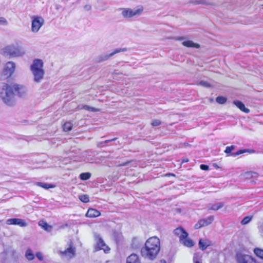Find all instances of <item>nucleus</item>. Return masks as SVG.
Masks as SVG:
<instances>
[{
	"label": "nucleus",
	"instance_id": "1",
	"mask_svg": "<svg viewBox=\"0 0 263 263\" xmlns=\"http://www.w3.org/2000/svg\"><path fill=\"white\" fill-rule=\"evenodd\" d=\"M160 250V242L156 236L148 238L141 249V255L144 258L153 260L156 258Z\"/></svg>",
	"mask_w": 263,
	"mask_h": 263
},
{
	"label": "nucleus",
	"instance_id": "2",
	"mask_svg": "<svg viewBox=\"0 0 263 263\" xmlns=\"http://www.w3.org/2000/svg\"><path fill=\"white\" fill-rule=\"evenodd\" d=\"M0 98L7 105H13L14 92L12 91V85L5 83H0Z\"/></svg>",
	"mask_w": 263,
	"mask_h": 263
},
{
	"label": "nucleus",
	"instance_id": "3",
	"mask_svg": "<svg viewBox=\"0 0 263 263\" xmlns=\"http://www.w3.org/2000/svg\"><path fill=\"white\" fill-rule=\"evenodd\" d=\"M44 63L42 60L35 59L30 66V70L33 76V80L40 83L43 79L45 71L43 69Z\"/></svg>",
	"mask_w": 263,
	"mask_h": 263
},
{
	"label": "nucleus",
	"instance_id": "4",
	"mask_svg": "<svg viewBox=\"0 0 263 263\" xmlns=\"http://www.w3.org/2000/svg\"><path fill=\"white\" fill-rule=\"evenodd\" d=\"M4 52L11 57H20L25 54V51L18 46H8L4 49Z\"/></svg>",
	"mask_w": 263,
	"mask_h": 263
},
{
	"label": "nucleus",
	"instance_id": "5",
	"mask_svg": "<svg viewBox=\"0 0 263 263\" xmlns=\"http://www.w3.org/2000/svg\"><path fill=\"white\" fill-rule=\"evenodd\" d=\"M95 238L96 241L95 251H97L100 250H103L105 253H108L110 249L109 247L106 246L101 236L96 233L95 234Z\"/></svg>",
	"mask_w": 263,
	"mask_h": 263
},
{
	"label": "nucleus",
	"instance_id": "6",
	"mask_svg": "<svg viewBox=\"0 0 263 263\" xmlns=\"http://www.w3.org/2000/svg\"><path fill=\"white\" fill-rule=\"evenodd\" d=\"M120 10H122L121 14L122 16L125 18H129L135 16L139 15L142 11V9H141L121 8Z\"/></svg>",
	"mask_w": 263,
	"mask_h": 263
},
{
	"label": "nucleus",
	"instance_id": "7",
	"mask_svg": "<svg viewBox=\"0 0 263 263\" xmlns=\"http://www.w3.org/2000/svg\"><path fill=\"white\" fill-rule=\"evenodd\" d=\"M44 19L42 17L34 16L32 20L31 31L34 33L37 32L40 28L44 25Z\"/></svg>",
	"mask_w": 263,
	"mask_h": 263
},
{
	"label": "nucleus",
	"instance_id": "8",
	"mask_svg": "<svg viewBox=\"0 0 263 263\" xmlns=\"http://www.w3.org/2000/svg\"><path fill=\"white\" fill-rule=\"evenodd\" d=\"M127 50L126 48H117L115 49L111 53L109 54H101L97 58V61L98 62H102L107 61L109 58L112 57L115 54L121 52H124Z\"/></svg>",
	"mask_w": 263,
	"mask_h": 263
},
{
	"label": "nucleus",
	"instance_id": "9",
	"mask_svg": "<svg viewBox=\"0 0 263 263\" xmlns=\"http://www.w3.org/2000/svg\"><path fill=\"white\" fill-rule=\"evenodd\" d=\"M15 65L12 62H7L4 68L3 73L6 78L10 77L15 70Z\"/></svg>",
	"mask_w": 263,
	"mask_h": 263
},
{
	"label": "nucleus",
	"instance_id": "10",
	"mask_svg": "<svg viewBox=\"0 0 263 263\" xmlns=\"http://www.w3.org/2000/svg\"><path fill=\"white\" fill-rule=\"evenodd\" d=\"M76 249L73 246L72 241L69 242V246L64 251H61L60 253L62 255L66 256L71 258L75 256Z\"/></svg>",
	"mask_w": 263,
	"mask_h": 263
},
{
	"label": "nucleus",
	"instance_id": "11",
	"mask_svg": "<svg viewBox=\"0 0 263 263\" xmlns=\"http://www.w3.org/2000/svg\"><path fill=\"white\" fill-rule=\"evenodd\" d=\"M214 220V216H210L206 218L201 219L195 225V229H199L210 224Z\"/></svg>",
	"mask_w": 263,
	"mask_h": 263
},
{
	"label": "nucleus",
	"instance_id": "12",
	"mask_svg": "<svg viewBox=\"0 0 263 263\" xmlns=\"http://www.w3.org/2000/svg\"><path fill=\"white\" fill-rule=\"evenodd\" d=\"M12 91L14 92V96L16 95L20 97L25 96L27 93L26 88L17 84L12 85Z\"/></svg>",
	"mask_w": 263,
	"mask_h": 263
},
{
	"label": "nucleus",
	"instance_id": "13",
	"mask_svg": "<svg viewBox=\"0 0 263 263\" xmlns=\"http://www.w3.org/2000/svg\"><path fill=\"white\" fill-rule=\"evenodd\" d=\"M6 223L9 225H18L22 227H26L27 225V223L25 221V220L20 218L8 219L6 221Z\"/></svg>",
	"mask_w": 263,
	"mask_h": 263
},
{
	"label": "nucleus",
	"instance_id": "14",
	"mask_svg": "<svg viewBox=\"0 0 263 263\" xmlns=\"http://www.w3.org/2000/svg\"><path fill=\"white\" fill-rule=\"evenodd\" d=\"M236 259L238 263H250L253 261V258L251 256L241 253H237L236 254Z\"/></svg>",
	"mask_w": 263,
	"mask_h": 263
},
{
	"label": "nucleus",
	"instance_id": "15",
	"mask_svg": "<svg viewBox=\"0 0 263 263\" xmlns=\"http://www.w3.org/2000/svg\"><path fill=\"white\" fill-rule=\"evenodd\" d=\"M174 234L179 238L180 241L188 236V233L182 227H178L174 230Z\"/></svg>",
	"mask_w": 263,
	"mask_h": 263
},
{
	"label": "nucleus",
	"instance_id": "16",
	"mask_svg": "<svg viewBox=\"0 0 263 263\" xmlns=\"http://www.w3.org/2000/svg\"><path fill=\"white\" fill-rule=\"evenodd\" d=\"M235 148V146L234 145H231V146H227L226 148V149L224 151V152L228 154L229 156H232L233 157H236L238 155H239L241 154H243L247 152V149H243V150H239L237 152L235 153H231V152L234 150Z\"/></svg>",
	"mask_w": 263,
	"mask_h": 263
},
{
	"label": "nucleus",
	"instance_id": "17",
	"mask_svg": "<svg viewBox=\"0 0 263 263\" xmlns=\"http://www.w3.org/2000/svg\"><path fill=\"white\" fill-rule=\"evenodd\" d=\"M199 247L202 251L205 250L209 246L212 245L210 240L208 239H200L199 241Z\"/></svg>",
	"mask_w": 263,
	"mask_h": 263
},
{
	"label": "nucleus",
	"instance_id": "18",
	"mask_svg": "<svg viewBox=\"0 0 263 263\" xmlns=\"http://www.w3.org/2000/svg\"><path fill=\"white\" fill-rule=\"evenodd\" d=\"M101 215L100 212L94 209H89L86 216L89 218H94L99 216Z\"/></svg>",
	"mask_w": 263,
	"mask_h": 263
},
{
	"label": "nucleus",
	"instance_id": "19",
	"mask_svg": "<svg viewBox=\"0 0 263 263\" xmlns=\"http://www.w3.org/2000/svg\"><path fill=\"white\" fill-rule=\"evenodd\" d=\"M126 263H141V261L137 254H132L127 258Z\"/></svg>",
	"mask_w": 263,
	"mask_h": 263
},
{
	"label": "nucleus",
	"instance_id": "20",
	"mask_svg": "<svg viewBox=\"0 0 263 263\" xmlns=\"http://www.w3.org/2000/svg\"><path fill=\"white\" fill-rule=\"evenodd\" d=\"M233 103L242 111H243L246 113H249L250 112V109L246 108L245 106V104L242 102L236 100L234 101Z\"/></svg>",
	"mask_w": 263,
	"mask_h": 263
},
{
	"label": "nucleus",
	"instance_id": "21",
	"mask_svg": "<svg viewBox=\"0 0 263 263\" xmlns=\"http://www.w3.org/2000/svg\"><path fill=\"white\" fill-rule=\"evenodd\" d=\"M39 225L47 232H50L52 230V227L49 225L45 221H40Z\"/></svg>",
	"mask_w": 263,
	"mask_h": 263
},
{
	"label": "nucleus",
	"instance_id": "22",
	"mask_svg": "<svg viewBox=\"0 0 263 263\" xmlns=\"http://www.w3.org/2000/svg\"><path fill=\"white\" fill-rule=\"evenodd\" d=\"M182 45L187 47H193L195 48H199L200 46L197 43H194L192 41H185L182 42Z\"/></svg>",
	"mask_w": 263,
	"mask_h": 263
},
{
	"label": "nucleus",
	"instance_id": "23",
	"mask_svg": "<svg viewBox=\"0 0 263 263\" xmlns=\"http://www.w3.org/2000/svg\"><path fill=\"white\" fill-rule=\"evenodd\" d=\"M183 240H181L180 242L183 244L184 246L190 248L194 245V243L191 239L186 237V238H183Z\"/></svg>",
	"mask_w": 263,
	"mask_h": 263
},
{
	"label": "nucleus",
	"instance_id": "24",
	"mask_svg": "<svg viewBox=\"0 0 263 263\" xmlns=\"http://www.w3.org/2000/svg\"><path fill=\"white\" fill-rule=\"evenodd\" d=\"M223 205L222 202H219L215 204H209L208 208L209 210L217 211L222 208Z\"/></svg>",
	"mask_w": 263,
	"mask_h": 263
},
{
	"label": "nucleus",
	"instance_id": "25",
	"mask_svg": "<svg viewBox=\"0 0 263 263\" xmlns=\"http://www.w3.org/2000/svg\"><path fill=\"white\" fill-rule=\"evenodd\" d=\"M37 185L42 187L45 189H48L50 188H53L55 186L51 184H48L46 183H43L40 182H37L35 183Z\"/></svg>",
	"mask_w": 263,
	"mask_h": 263
},
{
	"label": "nucleus",
	"instance_id": "26",
	"mask_svg": "<svg viewBox=\"0 0 263 263\" xmlns=\"http://www.w3.org/2000/svg\"><path fill=\"white\" fill-rule=\"evenodd\" d=\"M25 256L29 260H32L34 258V255L30 249H28L26 251Z\"/></svg>",
	"mask_w": 263,
	"mask_h": 263
},
{
	"label": "nucleus",
	"instance_id": "27",
	"mask_svg": "<svg viewBox=\"0 0 263 263\" xmlns=\"http://www.w3.org/2000/svg\"><path fill=\"white\" fill-rule=\"evenodd\" d=\"M72 124L70 122H66L63 125V130L65 132H68L72 129Z\"/></svg>",
	"mask_w": 263,
	"mask_h": 263
},
{
	"label": "nucleus",
	"instance_id": "28",
	"mask_svg": "<svg viewBox=\"0 0 263 263\" xmlns=\"http://www.w3.org/2000/svg\"><path fill=\"white\" fill-rule=\"evenodd\" d=\"M91 177V174L90 173H83L80 175V178L81 180H86L89 179Z\"/></svg>",
	"mask_w": 263,
	"mask_h": 263
},
{
	"label": "nucleus",
	"instance_id": "29",
	"mask_svg": "<svg viewBox=\"0 0 263 263\" xmlns=\"http://www.w3.org/2000/svg\"><path fill=\"white\" fill-rule=\"evenodd\" d=\"M254 252L257 256L263 259V250L259 248H255L254 250Z\"/></svg>",
	"mask_w": 263,
	"mask_h": 263
},
{
	"label": "nucleus",
	"instance_id": "30",
	"mask_svg": "<svg viewBox=\"0 0 263 263\" xmlns=\"http://www.w3.org/2000/svg\"><path fill=\"white\" fill-rule=\"evenodd\" d=\"M216 102L220 104H223L227 101V98L224 97L219 96L216 99Z\"/></svg>",
	"mask_w": 263,
	"mask_h": 263
},
{
	"label": "nucleus",
	"instance_id": "31",
	"mask_svg": "<svg viewBox=\"0 0 263 263\" xmlns=\"http://www.w3.org/2000/svg\"><path fill=\"white\" fill-rule=\"evenodd\" d=\"M79 199L84 203L89 201V198L87 195H81L79 196Z\"/></svg>",
	"mask_w": 263,
	"mask_h": 263
},
{
	"label": "nucleus",
	"instance_id": "32",
	"mask_svg": "<svg viewBox=\"0 0 263 263\" xmlns=\"http://www.w3.org/2000/svg\"><path fill=\"white\" fill-rule=\"evenodd\" d=\"M194 5H198V4H202V5H210V3L206 2L205 0H198V1H192L191 2Z\"/></svg>",
	"mask_w": 263,
	"mask_h": 263
},
{
	"label": "nucleus",
	"instance_id": "33",
	"mask_svg": "<svg viewBox=\"0 0 263 263\" xmlns=\"http://www.w3.org/2000/svg\"><path fill=\"white\" fill-rule=\"evenodd\" d=\"M81 109H84L91 111H96L98 110V109H96V108L90 107L86 105H82V107H81Z\"/></svg>",
	"mask_w": 263,
	"mask_h": 263
},
{
	"label": "nucleus",
	"instance_id": "34",
	"mask_svg": "<svg viewBox=\"0 0 263 263\" xmlns=\"http://www.w3.org/2000/svg\"><path fill=\"white\" fill-rule=\"evenodd\" d=\"M257 174L253 172H248L245 173V176L247 178H251L256 176Z\"/></svg>",
	"mask_w": 263,
	"mask_h": 263
},
{
	"label": "nucleus",
	"instance_id": "35",
	"mask_svg": "<svg viewBox=\"0 0 263 263\" xmlns=\"http://www.w3.org/2000/svg\"><path fill=\"white\" fill-rule=\"evenodd\" d=\"M252 217L246 216L244 217L241 221V223L243 225L248 224L251 220Z\"/></svg>",
	"mask_w": 263,
	"mask_h": 263
},
{
	"label": "nucleus",
	"instance_id": "36",
	"mask_svg": "<svg viewBox=\"0 0 263 263\" xmlns=\"http://www.w3.org/2000/svg\"><path fill=\"white\" fill-rule=\"evenodd\" d=\"M161 123H162V122L160 120L155 119V120H152L151 125L154 127V126H159V125H161Z\"/></svg>",
	"mask_w": 263,
	"mask_h": 263
},
{
	"label": "nucleus",
	"instance_id": "37",
	"mask_svg": "<svg viewBox=\"0 0 263 263\" xmlns=\"http://www.w3.org/2000/svg\"><path fill=\"white\" fill-rule=\"evenodd\" d=\"M8 24L7 20L4 17H0V25L6 26Z\"/></svg>",
	"mask_w": 263,
	"mask_h": 263
},
{
	"label": "nucleus",
	"instance_id": "38",
	"mask_svg": "<svg viewBox=\"0 0 263 263\" xmlns=\"http://www.w3.org/2000/svg\"><path fill=\"white\" fill-rule=\"evenodd\" d=\"M36 257L39 259V260L42 261L43 260V256L42 253L39 252H37L35 254Z\"/></svg>",
	"mask_w": 263,
	"mask_h": 263
},
{
	"label": "nucleus",
	"instance_id": "39",
	"mask_svg": "<svg viewBox=\"0 0 263 263\" xmlns=\"http://www.w3.org/2000/svg\"><path fill=\"white\" fill-rule=\"evenodd\" d=\"M200 84L203 86L206 87H210L211 86L210 84L208 83L206 81H201L200 82Z\"/></svg>",
	"mask_w": 263,
	"mask_h": 263
},
{
	"label": "nucleus",
	"instance_id": "40",
	"mask_svg": "<svg viewBox=\"0 0 263 263\" xmlns=\"http://www.w3.org/2000/svg\"><path fill=\"white\" fill-rule=\"evenodd\" d=\"M200 168L202 170H204V171H207L209 170V167L208 165H205V164H201L200 165Z\"/></svg>",
	"mask_w": 263,
	"mask_h": 263
},
{
	"label": "nucleus",
	"instance_id": "41",
	"mask_svg": "<svg viewBox=\"0 0 263 263\" xmlns=\"http://www.w3.org/2000/svg\"><path fill=\"white\" fill-rule=\"evenodd\" d=\"M117 139V138H114L111 139L105 140V141H103V142H104V143H109L110 142L115 141Z\"/></svg>",
	"mask_w": 263,
	"mask_h": 263
},
{
	"label": "nucleus",
	"instance_id": "42",
	"mask_svg": "<svg viewBox=\"0 0 263 263\" xmlns=\"http://www.w3.org/2000/svg\"><path fill=\"white\" fill-rule=\"evenodd\" d=\"M84 8L85 10L89 11L91 9V6L90 5H86Z\"/></svg>",
	"mask_w": 263,
	"mask_h": 263
},
{
	"label": "nucleus",
	"instance_id": "43",
	"mask_svg": "<svg viewBox=\"0 0 263 263\" xmlns=\"http://www.w3.org/2000/svg\"><path fill=\"white\" fill-rule=\"evenodd\" d=\"M103 144H104L103 142H98L97 144V146L98 147H103Z\"/></svg>",
	"mask_w": 263,
	"mask_h": 263
},
{
	"label": "nucleus",
	"instance_id": "44",
	"mask_svg": "<svg viewBox=\"0 0 263 263\" xmlns=\"http://www.w3.org/2000/svg\"><path fill=\"white\" fill-rule=\"evenodd\" d=\"M69 227V224H67V223H65V224L60 226V228L61 229H64L65 227Z\"/></svg>",
	"mask_w": 263,
	"mask_h": 263
},
{
	"label": "nucleus",
	"instance_id": "45",
	"mask_svg": "<svg viewBox=\"0 0 263 263\" xmlns=\"http://www.w3.org/2000/svg\"><path fill=\"white\" fill-rule=\"evenodd\" d=\"M189 161V159L187 158L186 159H184L183 160H182V162H187Z\"/></svg>",
	"mask_w": 263,
	"mask_h": 263
},
{
	"label": "nucleus",
	"instance_id": "46",
	"mask_svg": "<svg viewBox=\"0 0 263 263\" xmlns=\"http://www.w3.org/2000/svg\"><path fill=\"white\" fill-rule=\"evenodd\" d=\"M160 263H166V261L162 259L160 260Z\"/></svg>",
	"mask_w": 263,
	"mask_h": 263
},
{
	"label": "nucleus",
	"instance_id": "47",
	"mask_svg": "<svg viewBox=\"0 0 263 263\" xmlns=\"http://www.w3.org/2000/svg\"><path fill=\"white\" fill-rule=\"evenodd\" d=\"M194 263H200L199 261L195 260V258H194Z\"/></svg>",
	"mask_w": 263,
	"mask_h": 263
},
{
	"label": "nucleus",
	"instance_id": "48",
	"mask_svg": "<svg viewBox=\"0 0 263 263\" xmlns=\"http://www.w3.org/2000/svg\"><path fill=\"white\" fill-rule=\"evenodd\" d=\"M183 37H180L178 39V40H183Z\"/></svg>",
	"mask_w": 263,
	"mask_h": 263
},
{
	"label": "nucleus",
	"instance_id": "49",
	"mask_svg": "<svg viewBox=\"0 0 263 263\" xmlns=\"http://www.w3.org/2000/svg\"><path fill=\"white\" fill-rule=\"evenodd\" d=\"M167 176H171V175H172V176H174V174H167Z\"/></svg>",
	"mask_w": 263,
	"mask_h": 263
}]
</instances>
